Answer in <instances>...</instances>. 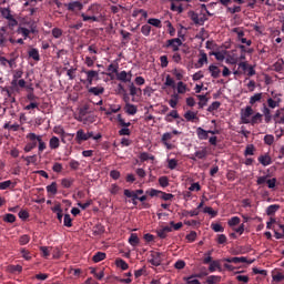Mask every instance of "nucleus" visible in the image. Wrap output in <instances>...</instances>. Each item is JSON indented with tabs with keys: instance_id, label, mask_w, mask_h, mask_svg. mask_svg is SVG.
<instances>
[{
	"instance_id": "nucleus-24",
	"label": "nucleus",
	"mask_w": 284,
	"mask_h": 284,
	"mask_svg": "<svg viewBox=\"0 0 284 284\" xmlns=\"http://www.w3.org/2000/svg\"><path fill=\"white\" fill-rule=\"evenodd\" d=\"M104 258H106V254L103 252H97V254H94V256H92V262L94 263H101L104 261Z\"/></svg>"
},
{
	"instance_id": "nucleus-21",
	"label": "nucleus",
	"mask_w": 284,
	"mask_h": 284,
	"mask_svg": "<svg viewBox=\"0 0 284 284\" xmlns=\"http://www.w3.org/2000/svg\"><path fill=\"white\" fill-rule=\"evenodd\" d=\"M184 119H186V122L192 123H194V121H199L196 113H194L193 111H186V113H184Z\"/></svg>"
},
{
	"instance_id": "nucleus-53",
	"label": "nucleus",
	"mask_w": 284,
	"mask_h": 284,
	"mask_svg": "<svg viewBox=\"0 0 284 284\" xmlns=\"http://www.w3.org/2000/svg\"><path fill=\"white\" fill-rule=\"evenodd\" d=\"M47 192L52 195H57V182L50 183V185H47Z\"/></svg>"
},
{
	"instance_id": "nucleus-56",
	"label": "nucleus",
	"mask_w": 284,
	"mask_h": 284,
	"mask_svg": "<svg viewBox=\"0 0 284 284\" xmlns=\"http://www.w3.org/2000/svg\"><path fill=\"white\" fill-rule=\"evenodd\" d=\"M170 9H171V11L178 12V13H182L184 11V9L182 8L181 4L173 3V2H171V8Z\"/></svg>"
},
{
	"instance_id": "nucleus-36",
	"label": "nucleus",
	"mask_w": 284,
	"mask_h": 284,
	"mask_svg": "<svg viewBox=\"0 0 284 284\" xmlns=\"http://www.w3.org/2000/svg\"><path fill=\"white\" fill-rule=\"evenodd\" d=\"M220 281H222V277L217 275H211L206 277V284H219Z\"/></svg>"
},
{
	"instance_id": "nucleus-27",
	"label": "nucleus",
	"mask_w": 284,
	"mask_h": 284,
	"mask_svg": "<svg viewBox=\"0 0 284 284\" xmlns=\"http://www.w3.org/2000/svg\"><path fill=\"white\" fill-rule=\"evenodd\" d=\"M262 97H263V93H255V95L248 99V104L255 105L256 103L261 102Z\"/></svg>"
},
{
	"instance_id": "nucleus-29",
	"label": "nucleus",
	"mask_w": 284,
	"mask_h": 284,
	"mask_svg": "<svg viewBox=\"0 0 284 284\" xmlns=\"http://www.w3.org/2000/svg\"><path fill=\"white\" fill-rule=\"evenodd\" d=\"M39 105L38 102H30V104L23 106V111H29L30 114H33V110H38Z\"/></svg>"
},
{
	"instance_id": "nucleus-1",
	"label": "nucleus",
	"mask_w": 284,
	"mask_h": 284,
	"mask_svg": "<svg viewBox=\"0 0 284 284\" xmlns=\"http://www.w3.org/2000/svg\"><path fill=\"white\" fill-rule=\"evenodd\" d=\"M27 139L30 141L23 148L26 153L32 152L33 149L38 148V155L42 154L47 150V143L42 140V135H37L36 133H29Z\"/></svg>"
},
{
	"instance_id": "nucleus-22",
	"label": "nucleus",
	"mask_w": 284,
	"mask_h": 284,
	"mask_svg": "<svg viewBox=\"0 0 284 284\" xmlns=\"http://www.w3.org/2000/svg\"><path fill=\"white\" fill-rule=\"evenodd\" d=\"M7 32V29L4 27L0 28V48L7 47V37L4 33Z\"/></svg>"
},
{
	"instance_id": "nucleus-25",
	"label": "nucleus",
	"mask_w": 284,
	"mask_h": 284,
	"mask_svg": "<svg viewBox=\"0 0 284 284\" xmlns=\"http://www.w3.org/2000/svg\"><path fill=\"white\" fill-rule=\"evenodd\" d=\"M194 158L199 160L207 159V149L203 148V150L194 152Z\"/></svg>"
},
{
	"instance_id": "nucleus-3",
	"label": "nucleus",
	"mask_w": 284,
	"mask_h": 284,
	"mask_svg": "<svg viewBox=\"0 0 284 284\" xmlns=\"http://www.w3.org/2000/svg\"><path fill=\"white\" fill-rule=\"evenodd\" d=\"M162 257H163V253L151 251V258H149V263L155 267H159L163 262Z\"/></svg>"
},
{
	"instance_id": "nucleus-37",
	"label": "nucleus",
	"mask_w": 284,
	"mask_h": 284,
	"mask_svg": "<svg viewBox=\"0 0 284 284\" xmlns=\"http://www.w3.org/2000/svg\"><path fill=\"white\" fill-rule=\"evenodd\" d=\"M146 23L148 24H145V26H153L156 29H161V20H159L156 18H151V19L146 20Z\"/></svg>"
},
{
	"instance_id": "nucleus-5",
	"label": "nucleus",
	"mask_w": 284,
	"mask_h": 284,
	"mask_svg": "<svg viewBox=\"0 0 284 284\" xmlns=\"http://www.w3.org/2000/svg\"><path fill=\"white\" fill-rule=\"evenodd\" d=\"M180 47H182V40H180V38L170 39L165 44V48H171L173 52H178Z\"/></svg>"
},
{
	"instance_id": "nucleus-33",
	"label": "nucleus",
	"mask_w": 284,
	"mask_h": 284,
	"mask_svg": "<svg viewBox=\"0 0 284 284\" xmlns=\"http://www.w3.org/2000/svg\"><path fill=\"white\" fill-rule=\"evenodd\" d=\"M0 14L4 19H14L9 8H0Z\"/></svg>"
},
{
	"instance_id": "nucleus-46",
	"label": "nucleus",
	"mask_w": 284,
	"mask_h": 284,
	"mask_svg": "<svg viewBox=\"0 0 284 284\" xmlns=\"http://www.w3.org/2000/svg\"><path fill=\"white\" fill-rule=\"evenodd\" d=\"M255 154V146L253 144L246 145L244 156H253Z\"/></svg>"
},
{
	"instance_id": "nucleus-17",
	"label": "nucleus",
	"mask_w": 284,
	"mask_h": 284,
	"mask_svg": "<svg viewBox=\"0 0 284 284\" xmlns=\"http://www.w3.org/2000/svg\"><path fill=\"white\" fill-rule=\"evenodd\" d=\"M278 210H280L278 204H272V205L267 206V209L265 210V214L267 216H274L276 214V212H278Z\"/></svg>"
},
{
	"instance_id": "nucleus-10",
	"label": "nucleus",
	"mask_w": 284,
	"mask_h": 284,
	"mask_svg": "<svg viewBox=\"0 0 284 284\" xmlns=\"http://www.w3.org/2000/svg\"><path fill=\"white\" fill-rule=\"evenodd\" d=\"M225 263H232V264H242V263H246V264H253V261H247L246 257L242 256V257H226L224 258Z\"/></svg>"
},
{
	"instance_id": "nucleus-9",
	"label": "nucleus",
	"mask_w": 284,
	"mask_h": 284,
	"mask_svg": "<svg viewBox=\"0 0 284 284\" xmlns=\"http://www.w3.org/2000/svg\"><path fill=\"white\" fill-rule=\"evenodd\" d=\"M91 138H92L91 135H85V132L83 129H80L75 133V143L82 144L83 142L90 140Z\"/></svg>"
},
{
	"instance_id": "nucleus-45",
	"label": "nucleus",
	"mask_w": 284,
	"mask_h": 284,
	"mask_svg": "<svg viewBox=\"0 0 284 284\" xmlns=\"http://www.w3.org/2000/svg\"><path fill=\"white\" fill-rule=\"evenodd\" d=\"M52 172H54L55 174H61V172H63V164H61L60 162H54L52 164Z\"/></svg>"
},
{
	"instance_id": "nucleus-54",
	"label": "nucleus",
	"mask_w": 284,
	"mask_h": 284,
	"mask_svg": "<svg viewBox=\"0 0 284 284\" xmlns=\"http://www.w3.org/2000/svg\"><path fill=\"white\" fill-rule=\"evenodd\" d=\"M21 159H23V161H26V165H31V164H36L37 162V156L36 155H31V156H21Z\"/></svg>"
},
{
	"instance_id": "nucleus-42",
	"label": "nucleus",
	"mask_w": 284,
	"mask_h": 284,
	"mask_svg": "<svg viewBox=\"0 0 284 284\" xmlns=\"http://www.w3.org/2000/svg\"><path fill=\"white\" fill-rule=\"evenodd\" d=\"M151 30H152L151 26L144 24L140 28V33H142V36H144V37H150Z\"/></svg>"
},
{
	"instance_id": "nucleus-40",
	"label": "nucleus",
	"mask_w": 284,
	"mask_h": 284,
	"mask_svg": "<svg viewBox=\"0 0 284 284\" xmlns=\"http://www.w3.org/2000/svg\"><path fill=\"white\" fill-rule=\"evenodd\" d=\"M140 162H146V161H153L154 160V156L152 154H149L146 152H142L140 153Z\"/></svg>"
},
{
	"instance_id": "nucleus-20",
	"label": "nucleus",
	"mask_w": 284,
	"mask_h": 284,
	"mask_svg": "<svg viewBox=\"0 0 284 284\" xmlns=\"http://www.w3.org/2000/svg\"><path fill=\"white\" fill-rule=\"evenodd\" d=\"M128 89L130 90V95L132 97H136V95H140L142 93L143 90H141L140 88H136L134 85V83H130L128 85Z\"/></svg>"
},
{
	"instance_id": "nucleus-15",
	"label": "nucleus",
	"mask_w": 284,
	"mask_h": 284,
	"mask_svg": "<svg viewBox=\"0 0 284 284\" xmlns=\"http://www.w3.org/2000/svg\"><path fill=\"white\" fill-rule=\"evenodd\" d=\"M196 136L201 141H206L209 139L207 130H204L203 128H196Z\"/></svg>"
},
{
	"instance_id": "nucleus-23",
	"label": "nucleus",
	"mask_w": 284,
	"mask_h": 284,
	"mask_svg": "<svg viewBox=\"0 0 284 284\" xmlns=\"http://www.w3.org/2000/svg\"><path fill=\"white\" fill-rule=\"evenodd\" d=\"M60 146L59 138L52 136L49 140V148L50 150H57Z\"/></svg>"
},
{
	"instance_id": "nucleus-26",
	"label": "nucleus",
	"mask_w": 284,
	"mask_h": 284,
	"mask_svg": "<svg viewBox=\"0 0 284 284\" xmlns=\"http://www.w3.org/2000/svg\"><path fill=\"white\" fill-rule=\"evenodd\" d=\"M128 243H130V245L134 247L139 246V243H140L139 235H136V233H132L130 235V239L128 240Z\"/></svg>"
},
{
	"instance_id": "nucleus-28",
	"label": "nucleus",
	"mask_w": 284,
	"mask_h": 284,
	"mask_svg": "<svg viewBox=\"0 0 284 284\" xmlns=\"http://www.w3.org/2000/svg\"><path fill=\"white\" fill-rule=\"evenodd\" d=\"M196 99H199V109H203L207 105L209 99L206 95H196Z\"/></svg>"
},
{
	"instance_id": "nucleus-43",
	"label": "nucleus",
	"mask_w": 284,
	"mask_h": 284,
	"mask_svg": "<svg viewBox=\"0 0 284 284\" xmlns=\"http://www.w3.org/2000/svg\"><path fill=\"white\" fill-rule=\"evenodd\" d=\"M8 271L11 274L21 273L23 271V267L21 265H9Z\"/></svg>"
},
{
	"instance_id": "nucleus-35",
	"label": "nucleus",
	"mask_w": 284,
	"mask_h": 284,
	"mask_svg": "<svg viewBox=\"0 0 284 284\" xmlns=\"http://www.w3.org/2000/svg\"><path fill=\"white\" fill-rule=\"evenodd\" d=\"M28 57H30L33 61H40V53L38 49H31L28 51Z\"/></svg>"
},
{
	"instance_id": "nucleus-52",
	"label": "nucleus",
	"mask_w": 284,
	"mask_h": 284,
	"mask_svg": "<svg viewBox=\"0 0 284 284\" xmlns=\"http://www.w3.org/2000/svg\"><path fill=\"white\" fill-rule=\"evenodd\" d=\"M161 194H165V192L155 190V189H151L149 191H146V195L151 196V197H156L160 196Z\"/></svg>"
},
{
	"instance_id": "nucleus-49",
	"label": "nucleus",
	"mask_w": 284,
	"mask_h": 284,
	"mask_svg": "<svg viewBox=\"0 0 284 284\" xmlns=\"http://www.w3.org/2000/svg\"><path fill=\"white\" fill-rule=\"evenodd\" d=\"M52 38L60 39L63 36V30L60 28H52Z\"/></svg>"
},
{
	"instance_id": "nucleus-61",
	"label": "nucleus",
	"mask_w": 284,
	"mask_h": 284,
	"mask_svg": "<svg viewBox=\"0 0 284 284\" xmlns=\"http://www.w3.org/2000/svg\"><path fill=\"white\" fill-rule=\"evenodd\" d=\"M2 221H4V223L13 224L14 215L9 213V214L4 215V217H2Z\"/></svg>"
},
{
	"instance_id": "nucleus-34",
	"label": "nucleus",
	"mask_w": 284,
	"mask_h": 284,
	"mask_svg": "<svg viewBox=\"0 0 284 284\" xmlns=\"http://www.w3.org/2000/svg\"><path fill=\"white\" fill-rule=\"evenodd\" d=\"M17 33L23 36L24 39H28L30 37V33H32V31L28 28L20 27L19 29H17Z\"/></svg>"
},
{
	"instance_id": "nucleus-39",
	"label": "nucleus",
	"mask_w": 284,
	"mask_h": 284,
	"mask_svg": "<svg viewBox=\"0 0 284 284\" xmlns=\"http://www.w3.org/2000/svg\"><path fill=\"white\" fill-rule=\"evenodd\" d=\"M225 11L230 14H236L241 13L242 8L240 6H234V7H225Z\"/></svg>"
},
{
	"instance_id": "nucleus-8",
	"label": "nucleus",
	"mask_w": 284,
	"mask_h": 284,
	"mask_svg": "<svg viewBox=\"0 0 284 284\" xmlns=\"http://www.w3.org/2000/svg\"><path fill=\"white\" fill-rule=\"evenodd\" d=\"M64 7L67 8V11H69V12L81 11L84 8L82 2H79V1L65 3Z\"/></svg>"
},
{
	"instance_id": "nucleus-14",
	"label": "nucleus",
	"mask_w": 284,
	"mask_h": 284,
	"mask_svg": "<svg viewBox=\"0 0 284 284\" xmlns=\"http://www.w3.org/2000/svg\"><path fill=\"white\" fill-rule=\"evenodd\" d=\"M88 93L92 94L94 97H99V95H102L104 93V88L103 87L88 88Z\"/></svg>"
},
{
	"instance_id": "nucleus-6",
	"label": "nucleus",
	"mask_w": 284,
	"mask_h": 284,
	"mask_svg": "<svg viewBox=\"0 0 284 284\" xmlns=\"http://www.w3.org/2000/svg\"><path fill=\"white\" fill-rule=\"evenodd\" d=\"M84 74H85V82L88 83V85H92L93 81H99V71L88 70V71H84Z\"/></svg>"
},
{
	"instance_id": "nucleus-51",
	"label": "nucleus",
	"mask_w": 284,
	"mask_h": 284,
	"mask_svg": "<svg viewBox=\"0 0 284 284\" xmlns=\"http://www.w3.org/2000/svg\"><path fill=\"white\" fill-rule=\"evenodd\" d=\"M165 87H169L171 89H175V82L172 79V75L168 74L165 75Z\"/></svg>"
},
{
	"instance_id": "nucleus-13",
	"label": "nucleus",
	"mask_w": 284,
	"mask_h": 284,
	"mask_svg": "<svg viewBox=\"0 0 284 284\" xmlns=\"http://www.w3.org/2000/svg\"><path fill=\"white\" fill-rule=\"evenodd\" d=\"M168 233H172V227L165 226L161 230H156V236H159V239H161V240L166 239Z\"/></svg>"
},
{
	"instance_id": "nucleus-38",
	"label": "nucleus",
	"mask_w": 284,
	"mask_h": 284,
	"mask_svg": "<svg viewBox=\"0 0 284 284\" xmlns=\"http://www.w3.org/2000/svg\"><path fill=\"white\" fill-rule=\"evenodd\" d=\"M171 74H173V77H175V80H178V81H181L182 79H184V71L183 70L173 69L171 71Z\"/></svg>"
},
{
	"instance_id": "nucleus-11",
	"label": "nucleus",
	"mask_w": 284,
	"mask_h": 284,
	"mask_svg": "<svg viewBox=\"0 0 284 284\" xmlns=\"http://www.w3.org/2000/svg\"><path fill=\"white\" fill-rule=\"evenodd\" d=\"M207 70H209V73H211V78H213V79H219L220 78L221 70L215 64L209 65Z\"/></svg>"
},
{
	"instance_id": "nucleus-48",
	"label": "nucleus",
	"mask_w": 284,
	"mask_h": 284,
	"mask_svg": "<svg viewBox=\"0 0 284 284\" xmlns=\"http://www.w3.org/2000/svg\"><path fill=\"white\" fill-rule=\"evenodd\" d=\"M232 2L236 4H244V0H220V3L224 6V8H227V6H230Z\"/></svg>"
},
{
	"instance_id": "nucleus-55",
	"label": "nucleus",
	"mask_w": 284,
	"mask_h": 284,
	"mask_svg": "<svg viewBox=\"0 0 284 284\" xmlns=\"http://www.w3.org/2000/svg\"><path fill=\"white\" fill-rule=\"evenodd\" d=\"M159 185H161V187H163V189L170 186V181H169L168 176L159 178Z\"/></svg>"
},
{
	"instance_id": "nucleus-18",
	"label": "nucleus",
	"mask_w": 284,
	"mask_h": 284,
	"mask_svg": "<svg viewBox=\"0 0 284 284\" xmlns=\"http://www.w3.org/2000/svg\"><path fill=\"white\" fill-rule=\"evenodd\" d=\"M257 161H260V164L263 166L272 165V158H270V155L267 154L260 155V158H257Z\"/></svg>"
},
{
	"instance_id": "nucleus-47",
	"label": "nucleus",
	"mask_w": 284,
	"mask_h": 284,
	"mask_svg": "<svg viewBox=\"0 0 284 284\" xmlns=\"http://www.w3.org/2000/svg\"><path fill=\"white\" fill-rule=\"evenodd\" d=\"M123 196L132 200H138L140 197L139 194H134L131 190H123Z\"/></svg>"
},
{
	"instance_id": "nucleus-2",
	"label": "nucleus",
	"mask_w": 284,
	"mask_h": 284,
	"mask_svg": "<svg viewBox=\"0 0 284 284\" xmlns=\"http://www.w3.org/2000/svg\"><path fill=\"white\" fill-rule=\"evenodd\" d=\"M280 106V99L275 101L274 99H267V105L263 104L261 112L265 116V123L270 124L272 122V112L270 109L274 110Z\"/></svg>"
},
{
	"instance_id": "nucleus-16",
	"label": "nucleus",
	"mask_w": 284,
	"mask_h": 284,
	"mask_svg": "<svg viewBox=\"0 0 284 284\" xmlns=\"http://www.w3.org/2000/svg\"><path fill=\"white\" fill-rule=\"evenodd\" d=\"M114 74H116L118 81H121L123 83H129V80L126 79V77L132 75V72L121 71Z\"/></svg>"
},
{
	"instance_id": "nucleus-62",
	"label": "nucleus",
	"mask_w": 284,
	"mask_h": 284,
	"mask_svg": "<svg viewBox=\"0 0 284 284\" xmlns=\"http://www.w3.org/2000/svg\"><path fill=\"white\" fill-rule=\"evenodd\" d=\"M22 75H23V71L17 70L16 73H13V81H11V85L14 87V81L21 79Z\"/></svg>"
},
{
	"instance_id": "nucleus-12",
	"label": "nucleus",
	"mask_w": 284,
	"mask_h": 284,
	"mask_svg": "<svg viewBox=\"0 0 284 284\" xmlns=\"http://www.w3.org/2000/svg\"><path fill=\"white\" fill-rule=\"evenodd\" d=\"M248 68H253L248 65L246 62L239 63V70L234 71V75H241L244 74V72L248 71Z\"/></svg>"
},
{
	"instance_id": "nucleus-7",
	"label": "nucleus",
	"mask_w": 284,
	"mask_h": 284,
	"mask_svg": "<svg viewBox=\"0 0 284 284\" xmlns=\"http://www.w3.org/2000/svg\"><path fill=\"white\" fill-rule=\"evenodd\" d=\"M123 101L125 102V106L123 108V111L125 112V114L128 115H135L136 112H139V108H136L135 104H130L128 101V98H124Z\"/></svg>"
},
{
	"instance_id": "nucleus-64",
	"label": "nucleus",
	"mask_w": 284,
	"mask_h": 284,
	"mask_svg": "<svg viewBox=\"0 0 284 284\" xmlns=\"http://www.w3.org/2000/svg\"><path fill=\"white\" fill-rule=\"evenodd\" d=\"M272 119H274L275 124H284V114L276 116V114H274V116H272Z\"/></svg>"
},
{
	"instance_id": "nucleus-60",
	"label": "nucleus",
	"mask_w": 284,
	"mask_h": 284,
	"mask_svg": "<svg viewBox=\"0 0 284 284\" xmlns=\"http://www.w3.org/2000/svg\"><path fill=\"white\" fill-rule=\"evenodd\" d=\"M40 252L42 253V257L49 258V256H50V247L49 246H40Z\"/></svg>"
},
{
	"instance_id": "nucleus-32",
	"label": "nucleus",
	"mask_w": 284,
	"mask_h": 284,
	"mask_svg": "<svg viewBox=\"0 0 284 284\" xmlns=\"http://www.w3.org/2000/svg\"><path fill=\"white\" fill-rule=\"evenodd\" d=\"M115 266L120 267L121 271H128V268H129L128 263L122 258H116L115 260Z\"/></svg>"
},
{
	"instance_id": "nucleus-30",
	"label": "nucleus",
	"mask_w": 284,
	"mask_h": 284,
	"mask_svg": "<svg viewBox=\"0 0 284 284\" xmlns=\"http://www.w3.org/2000/svg\"><path fill=\"white\" fill-rule=\"evenodd\" d=\"M139 16H142V18H144V19L149 18V13L144 9H135L132 12L133 18H136Z\"/></svg>"
},
{
	"instance_id": "nucleus-58",
	"label": "nucleus",
	"mask_w": 284,
	"mask_h": 284,
	"mask_svg": "<svg viewBox=\"0 0 284 284\" xmlns=\"http://www.w3.org/2000/svg\"><path fill=\"white\" fill-rule=\"evenodd\" d=\"M209 55L215 57V60L217 61H224L226 59L222 52H211Z\"/></svg>"
},
{
	"instance_id": "nucleus-59",
	"label": "nucleus",
	"mask_w": 284,
	"mask_h": 284,
	"mask_svg": "<svg viewBox=\"0 0 284 284\" xmlns=\"http://www.w3.org/2000/svg\"><path fill=\"white\" fill-rule=\"evenodd\" d=\"M263 142L267 145L274 144V135L267 134V135L263 136Z\"/></svg>"
},
{
	"instance_id": "nucleus-57",
	"label": "nucleus",
	"mask_w": 284,
	"mask_h": 284,
	"mask_svg": "<svg viewBox=\"0 0 284 284\" xmlns=\"http://www.w3.org/2000/svg\"><path fill=\"white\" fill-rule=\"evenodd\" d=\"M265 115H262L261 113H255V115H253V118H251V124L256 125L258 123H261V118Z\"/></svg>"
},
{
	"instance_id": "nucleus-63",
	"label": "nucleus",
	"mask_w": 284,
	"mask_h": 284,
	"mask_svg": "<svg viewBox=\"0 0 284 284\" xmlns=\"http://www.w3.org/2000/svg\"><path fill=\"white\" fill-rule=\"evenodd\" d=\"M178 168V161L175 159L168 160V169L175 170Z\"/></svg>"
},
{
	"instance_id": "nucleus-31",
	"label": "nucleus",
	"mask_w": 284,
	"mask_h": 284,
	"mask_svg": "<svg viewBox=\"0 0 284 284\" xmlns=\"http://www.w3.org/2000/svg\"><path fill=\"white\" fill-rule=\"evenodd\" d=\"M221 105H222V103L220 101H215V102L211 103V105H209V108H206V112L213 113V112L217 111Z\"/></svg>"
},
{
	"instance_id": "nucleus-4",
	"label": "nucleus",
	"mask_w": 284,
	"mask_h": 284,
	"mask_svg": "<svg viewBox=\"0 0 284 284\" xmlns=\"http://www.w3.org/2000/svg\"><path fill=\"white\" fill-rule=\"evenodd\" d=\"M118 123H120V126H123V129L120 130V135L121 136H129L131 134L129 126L132 124L130 122H125L122 118L121 114H118Z\"/></svg>"
},
{
	"instance_id": "nucleus-19",
	"label": "nucleus",
	"mask_w": 284,
	"mask_h": 284,
	"mask_svg": "<svg viewBox=\"0 0 284 284\" xmlns=\"http://www.w3.org/2000/svg\"><path fill=\"white\" fill-rule=\"evenodd\" d=\"M272 70H274V72L284 71V60L277 59V61L272 65Z\"/></svg>"
},
{
	"instance_id": "nucleus-44",
	"label": "nucleus",
	"mask_w": 284,
	"mask_h": 284,
	"mask_svg": "<svg viewBox=\"0 0 284 284\" xmlns=\"http://www.w3.org/2000/svg\"><path fill=\"white\" fill-rule=\"evenodd\" d=\"M241 224V217L234 216L230 220H227V226L235 227L236 225Z\"/></svg>"
},
{
	"instance_id": "nucleus-41",
	"label": "nucleus",
	"mask_w": 284,
	"mask_h": 284,
	"mask_svg": "<svg viewBox=\"0 0 284 284\" xmlns=\"http://www.w3.org/2000/svg\"><path fill=\"white\" fill-rule=\"evenodd\" d=\"M178 94H185L187 91L186 84L182 81L176 84Z\"/></svg>"
},
{
	"instance_id": "nucleus-50",
	"label": "nucleus",
	"mask_w": 284,
	"mask_h": 284,
	"mask_svg": "<svg viewBox=\"0 0 284 284\" xmlns=\"http://www.w3.org/2000/svg\"><path fill=\"white\" fill-rule=\"evenodd\" d=\"M73 182H74L73 179L65 178V179L61 180V186H63V189H69V187H71V185H73Z\"/></svg>"
}]
</instances>
